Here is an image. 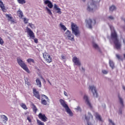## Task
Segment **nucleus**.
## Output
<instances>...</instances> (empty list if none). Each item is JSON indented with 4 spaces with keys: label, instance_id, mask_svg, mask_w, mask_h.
Instances as JSON below:
<instances>
[{
    "label": "nucleus",
    "instance_id": "f257e3e1",
    "mask_svg": "<svg viewBox=\"0 0 125 125\" xmlns=\"http://www.w3.org/2000/svg\"><path fill=\"white\" fill-rule=\"evenodd\" d=\"M110 28L111 30V38L113 41L115 47L117 50H120L122 47V43H121V42L119 41L118 34H117V32L115 31L114 27L110 26Z\"/></svg>",
    "mask_w": 125,
    "mask_h": 125
},
{
    "label": "nucleus",
    "instance_id": "f03ea898",
    "mask_svg": "<svg viewBox=\"0 0 125 125\" xmlns=\"http://www.w3.org/2000/svg\"><path fill=\"white\" fill-rule=\"evenodd\" d=\"M17 63L19 64L20 67H21V68L25 71V72H27V73H28V74L31 73L30 70H29V68H28V66H27V64H26V63H25V62L22 60H21L20 58H17Z\"/></svg>",
    "mask_w": 125,
    "mask_h": 125
},
{
    "label": "nucleus",
    "instance_id": "7ed1b4c3",
    "mask_svg": "<svg viewBox=\"0 0 125 125\" xmlns=\"http://www.w3.org/2000/svg\"><path fill=\"white\" fill-rule=\"evenodd\" d=\"M60 103H61V105H62V106L64 108L67 114H69L71 117L73 116V112H72V110H71V109L69 108V106H68V104H66L65 101H64L63 99H60Z\"/></svg>",
    "mask_w": 125,
    "mask_h": 125
},
{
    "label": "nucleus",
    "instance_id": "20e7f679",
    "mask_svg": "<svg viewBox=\"0 0 125 125\" xmlns=\"http://www.w3.org/2000/svg\"><path fill=\"white\" fill-rule=\"evenodd\" d=\"M101 0H92V2L88 6L87 10L92 11L96 7V3L100 2Z\"/></svg>",
    "mask_w": 125,
    "mask_h": 125
},
{
    "label": "nucleus",
    "instance_id": "39448f33",
    "mask_svg": "<svg viewBox=\"0 0 125 125\" xmlns=\"http://www.w3.org/2000/svg\"><path fill=\"white\" fill-rule=\"evenodd\" d=\"M26 30L27 34H28L30 38H31L33 40H34V42H35V43H38L39 42L38 41V39L35 38V34L34 33L33 31H32V30H31V29H30V28H28V27H26Z\"/></svg>",
    "mask_w": 125,
    "mask_h": 125
},
{
    "label": "nucleus",
    "instance_id": "423d86ee",
    "mask_svg": "<svg viewBox=\"0 0 125 125\" xmlns=\"http://www.w3.org/2000/svg\"><path fill=\"white\" fill-rule=\"evenodd\" d=\"M71 27L73 34H74L75 36H77L78 34H79V32L78 31V25L74 22H71Z\"/></svg>",
    "mask_w": 125,
    "mask_h": 125
},
{
    "label": "nucleus",
    "instance_id": "0eeeda50",
    "mask_svg": "<svg viewBox=\"0 0 125 125\" xmlns=\"http://www.w3.org/2000/svg\"><path fill=\"white\" fill-rule=\"evenodd\" d=\"M64 37L65 38H68V40H70V41H75L74 35H73L71 31L69 30H67L66 32L65 33Z\"/></svg>",
    "mask_w": 125,
    "mask_h": 125
},
{
    "label": "nucleus",
    "instance_id": "6e6552de",
    "mask_svg": "<svg viewBox=\"0 0 125 125\" xmlns=\"http://www.w3.org/2000/svg\"><path fill=\"white\" fill-rule=\"evenodd\" d=\"M86 24L88 26L89 29H92V25H95L96 24V21L95 20H94V21H92V20L91 19H89L88 20H86L85 21Z\"/></svg>",
    "mask_w": 125,
    "mask_h": 125
},
{
    "label": "nucleus",
    "instance_id": "1a4fd4ad",
    "mask_svg": "<svg viewBox=\"0 0 125 125\" xmlns=\"http://www.w3.org/2000/svg\"><path fill=\"white\" fill-rule=\"evenodd\" d=\"M45 99L47 100H45ZM47 101H49L48 97L44 95H42L41 103L42 105H47Z\"/></svg>",
    "mask_w": 125,
    "mask_h": 125
},
{
    "label": "nucleus",
    "instance_id": "9d476101",
    "mask_svg": "<svg viewBox=\"0 0 125 125\" xmlns=\"http://www.w3.org/2000/svg\"><path fill=\"white\" fill-rule=\"evenodd\" d=\"M89 90H91L93 93L94 97H98V94H97V91H96V87L94 85L89 86Z\"/></svg>",
    "mask_w": 125,
    "mask_h": 125
},
{
    "label": "nucleus",
    "instance_id": "9b49d317",
    "mask_svg": "<svg viewBox=\"0 0 125 125\" xmlns=\"http://www.w3.org/2000/svg\"><path fill=\"white\" fill-rule=\"evenodd\" d=\"M43 57L47 63H51V62H52V58H51L49 54L47 53L43 54Z\"/></svg>",
    "mask_w": 125,
    "mask_h": 125
},
{
    "label": "nucleus",
    "instance_id": "f8f14e48",
    "mask_svg": "<svg viewBox=\"0 0 125 125\" xmlns=\"http://www.w3.org/2000/svg\"><path fill=\"white\" fill-rule=\"evenodd\" d=\"M38 118L40 119V120H41L42 122H44L45 123V122H47V120L48 119L46 116H45V114H42V113H40L38 115Z\"/></svg>",
    "mask_w": 125,
    "mask_h": 125
},
{
    "label": "nucleus",
    "instance_id": "ddd939ff",
    "mask_svg": "<svg viewBox=\"0 0 125 125\" xmlns=\"http://www.w3.org/2000/svg\"><path fill=\"white\" fill-rule=\"evenodd\" d=\"M33 94L36 97V98H37V99H39V100H41V95H40V93L38 91H37V89L35 88L33 89Z\"/></svg>",
    "mask_w": 125,
    "mask_h": 125
},
{
    "label": "nucleus",
    "instance_id": "4468645a",
    "mask_svg": "<svg viewBox=\"0 0 125 125\" xmlns=\"http://www.w3.org/2000/svg\"><path fill=\"white\" fill-rule=\"evenodd\" d=\"M83 99L85 101V103L90 107V108H92V106L91 105V104L89 102V100H88V97L86 95H84L83 97Z\"/></svg>",
    "mask_w": 125,
    "mask_h": 125
},
{
    "label": "nucleus",
    "instance_id": "2eb2a0df",
    "mask_svg": "<svg viewBox=\"0 0 125 125\" xmlns=\"http://www.w3.org/2000/svg\"><path fill=\"white\" fill-rule=\"evenodd\" d=\"M5 16L8 18V21H10L13 24L16 23L13 18L11 16V15L6 14Z\"/></svg>",
    "mask_w": 125,
    "mask_h": 125
},
{
    "label": "nucleus",
    "instance_id": "dca6fc26",
    "mask_svg": "<svg viewBox=\"0 0 125 125\" xmlns=\"http://www.w3.org/2000/svg\"><path fill=\"white\" fill-rule=\"evenodd\" d=\"M44 4H47V6L49 7V8H52V7H53V4H52V2H51V1L49 0H45L44 1Z\"/></svg>",
    "mask_w": 125,
    "mask_h": 125
},
{
    "label": "nucleus",
    "instance_id": "f3484780",
    "mask_svg": "<svg viewBox=\"0 0 125 125\" xmlns=\"http://www.w3.org/2000/svg\"><path fill=\"white\" fill-rule=\"evenodd\" d=\"M54 9H55V10H56L57 13H58V14H61L62 13V12L61 11V9L58 7V6L56 4H54Z\"/></svg>",
    "mask_w": 125,
    "mask_h": 125
},
{
    "label": "nucleus",
    "instance_id": "a211bd4d",
    "mask_svg": "<svg viewBox=\"0 0 125 125\" xmlns=\"http://www.w3.org/2000/svg\"><path fill=\"white\" fill-rule=\"evenodd\" d=\"M0 7L3 12H5L6 11L5 6H4V4H3V2L2 1H1V0H0Z\"/></svg>",
    "mask_w": 125,
    "mask_h": 125
},
{
    "label": "nucleus",
    "instance_id": "6ab92c4d",
    "mask_svg": "<svg viewBox=\"0 0 125 125\" xmlns=\"http://www.w3.org/2000/svg\"><path fill=\"white\" fill-rule=\"evenodd\" d=\"M94 116H95L97 120H98L100 121V122H102V118H101V116H100L98 113L95 112L94 114Z\"/></svg>",
    "mask_w": 125,
    "mask_h": 125
},
{
    "label": "nucleus",
    "instance_id": "aec40b11",
    "mask_svg": "<svg viewBox=\"0 0 125 125\" xmlns=\"http://www.w3.org/2000/svg\"><path fill=\"white\" fill-rule=\"evenodd\" d=\"M17 14L18 16H19V18H23V16H24V14H23V12L21 11V10L19 9L17 12Z\"/></svg>",
    "mask_w": 125,
    "mask_h": 125
},
{
    "label": "nucleus",
    "instance_id": "412c9836",
    "mask_svg": "<svg viewBox=\"0 0 125 125\" xmlns=\"http://www.w3.org/2000/svg\"><path fill=\"white\" fill-rule=\"evenodd\" d=\"M72 61L73 63H74V65L79 66V60L78 59V58H77V57H73L72 59Z\"/></svg>",
    "mask_w": 125,
    "mask_h": 125
},
{
    "label": "nucleus",
    "instance_id": "4be33fe9",
    "mask_svg": "<svg viewBox=\"0 0 125 125\" xmlns=\"http://www.w3.org/2000/svg\"><path fill=\"white\" fill-rule=\"evenodd\" d=\"M31 106H32V109L33 112H35V114H37V111H38V108H37V106L34 104H32Z\"/></svg>",
    "mask_w": 125,
    "mask_h": 125
},
{
    "label": "nucleus",
    "instance_id": "5701e85b",
    "mask_svg": "<svg viewBox=\"0 0 125 125\" xmlns=\"http://www.w3.org/2000/svg\"><path fill=\"white\" fill-rule=\"evenodd\" d=\"M109 65L112 68V69H114L115 68V63L111 60H109Z\"/></svg>",
    "mask_w": 125,
    "mask_h": 125
},
{
    "label": "nucleus",
    "instance_id": "b1692460",
    "mask_svg": "<svg viewBox=\"0 0 125 125\" xmlns=\"http://www.w3.org/2000/svg\"><path fill=\"white\" fill-rule=\"evenodd\" d=\"M27 62H28L29 64H31V63H35V60H34V59L29 58L27 60Z\"/></svg>",
    "mask_w": 125,
    "mask_h": 125
},
{
    "label": "nucleus",
    "instance_id": "393cba45",
    "mask_svg": "<svg viewBox=\"0 0 125 125\" xmlns=\"http://www.w3.org/2000/svg\"><path fill=\"white\" fill-rule=\"evenodd\" d=\"M20 106L22 108V109H24V110H27L28 109V107H27V105L24 103H21L20 104Z\"/></svg>",
    "mask_w": 125,
    "mask_h": 125
},
{
    "label": "nucleus",
    "instance_id": "a878e982",
    "mask_svg": "<svg viewBox=\"0 0 125 125\" xmlns=\"http://www.w3.org/2000/svg\"><path fill=\"white\" fill-rule=\"evenodd\" d=\"M36 83L37 85H39V87H42V83L41 82V80L40 79H37L36 80Z\"/></svg>",
    "mask_w": 125,
    "mask_h": 125
},
{
    "label": "nucleus",
    "instance_id": "bb28decb",
    "mask_svg": "<svg viewBox=\"0 0 125 125\" xmlns=\"http://www.w3.org/2000/svg\"><path fill=\"white\" fill-rule=\"evenodd\" d=\"M116 9H117V8L114 5H112L109 7L110 11H114V10H116Z\"/></svg>",
    "mask_w": 125,
    "mask_h": 125
},
{
    "label": "nucleus",
    "instance_id": "cd10ccee",
    "mask_svg": "<svg viewBox=\"0 0 125 125\" xmlns=\"http://www.w3.org/2000/svg\"><path fill=\"white\" fill-rule=\"evenodd\" d=\"M45 9L47 11L48 14H49V15H52V12H51V10H50L48 7H46Z\"/></svg>",
    "mask_w": 125,
    "mask_h": 125
},
{
    "label": "nucleus",
    "instance_id": "c85d7f7f",
    "mask_svg": "<svg viewBox=\"0 0 125 125\" xmlns=\"http://www.w3.org/2000/svg\"><path fill=\"white\" fill-rule=\"evenodd\" d=\"M17 1L20 4H24L26 3V1L25 0H17Z\"/></svg>",
    "mask_w": 125,
    "mask_h": 125
},
{
    "label": "nucleus",
    "instance_id": "c756f323",
    "mask_svg": "<svg viewBox=\"0 0 125 125\" xmlns=\"http://www.w3.org/2000/svg\"><path fill=\"white\" fill-rule=\"evenodd\" d=\"M60 26H61L62 29V30H63V31H66L67 30V28L66 27V26H65V25H63V24H62V23H61L60 24Z\"/></svg>",
    "mask_w": 125,
    "mask_h": 125
},
{
    "label": "nucleus",
    "instance_id": "7c9ffc66",
    "mask_svg": "<svg viewBox=\"0 0 125 125\" xmlns=\"http://www.w3.org/2000/svg\"><path fill=\"white\" fill-rule=\"evenodd\" d=\"M1 118L3 119V121H5V122H7L8 121V118L5 115H2Z\"/></svg>",
    "mask_w": 125,
    "mask_h": 125
},
{
    "label": "nucleus",
    "instance_id": "2f4dec72",
    "mask_svg": "<svg viewBox=\"0 0 125 125\" xmlns=\"http://www.w3.org/2000/svg\"><path fill=\"white\" fill-rule=\"evenodd\" d=\"M118 98H119L120 102L121 105L124 107V101H123V99L120 97V95H118Z\"/></svg>",
    "mask_w": 125,
    "mask_h": 125
},
{
    "label": "nucleus",
    "instance_id": "473e14b6",
    "mask_svg": "<svg viewBox=\"0 0 125 125\" xmlns=\"http://www.w3.org/2000/svg\"><path fill=\"white\" fill-rule=\"evenodd\" d=\"M37 123L38 125H44V123L43 122H42L41 120H39L38 119L37 120Z\"/></svg>",
    "mask_w": 125,
    "mask_h": 125
},
{
    "label": "nucleus",
    "instance_id": "72a5a7b5",
    "mask_svg": "<svg viewBox=\"0 0 125 125\" xmlns=\"http://www.w3.org/2000/svg\"><path fill=\"white\" fill-rule=\"evenodd\" d=\"M23 22L24 24H27L28 21H29V20L27 19L26 18H24L23 19Z\"/></svg>",
    "mask_w": 125,
    "mask_h": 125
},
{
    "label": "nucleus",
    "instance_id": "f704fd0d",
    "mask_svg": "<svg viewBox=\"0 0 125 125\" xmlns=\"http://www.w3.org/2000/svg\"><path fill=\"white\" fill-rule=\"evenodd\" d=\"M28 26H29L31 29L35 28V25L33 24L32 23H29Z\"/></svg>",
    "mask_w": 125,
    "mask_h": 125
},
{
    "label": "nucleus",
    "instance_id": "c9c22d12",
    "mask_svg": "<svg viewBox=\"0 0 125 125\" xmlns=\"http://www.w3.org/2000/svg\"><path fill=\"white\" fill-rule=\"evenodd\" d=\"M4 43V42H3V40H2V39L0 37V44H1V45H2V44H3Z\"/></svg>",
    "mask_w": 125,
    "mask_h": 125
},
{
    "label": "nucleus",
    "instance_id": "e433bc0d",
    "mask_svg": "<svg viewBox=\"0 0 125 125\" xmlns=\"http://www.w3.org/2000/svg\"><path fill=\"white\" fill-rule=\"evenodd\" d=\"M102 72L103 74H104V75H107V74L109 72V71L105 70H103Z\"/></svg>",
    "mask_w": 125,
    "mask_h": 125
},
{
    "label": "nucleus",
    "instance_id": "4c0bfd02",
    "mask_svg": "<svg viewBox=\"0 0 125 125\" xmlns=\"http://www.w3.org/2000/svg\"><path fill=\"white\" fill-rule=\"evenodd\" d=\"M93 46L94 48L96 49L99 48V47H98V45H97V44L96 43H93Z\"/></svg>",
    "mask_w": 125,
    "mask_h": 125
},
{
    "label": "nucleus",
    "instance_id": "58836bf2",
    "mask_svg": "<svg viewBox=\"0 0 125 125\" xmlns=\"http://www.w3.org/2000/svg\"><path fill=\"white\" fill-rule=\"evenodd\" d=\"M116 57L118 58V59H119V60L122 59V57H121V56L119 54H116Z\"/></svg>",
    "mask_w": 125,
    "mask_h": 125
},
{
    "label": "nucleus",
    "instance_id": "ea45409f",
    "mask_svg": "<svg viewBox=\"0 0 125 125\" xmlns=\"http://www.w3.org/2000/svg\"><path fill=\"white\" fill-rule=\"evenodd\" d=\"M61 57L62 60H65V59H66V57L63 55H61Z\"/></svg>",
    "mask_w": 125,
    "mask_h": 125
},
{
    "label": "nucleus",
    "instance_id": "a19ab883",
    "mask_svg": "<svg viewBox=\"0 0 125 125\" xmlns=\"http://www.w3.org/2000/svg\"><path fill=\"white\" fill-rule=\"evenodd\" d=\"M108 121H109V123H110L111 124H112V125H115V123H114V122H113L112 120L109 119Z\"/></svg>",
    "mask_w": 125,
    "mask_h": 125
},
{
    "label": "nucleus",
    "instance_id": "79ce46f5",
    "mask_svg": "<svg viewBox=\"0 0 125 125\" xmlns=\"http://www.w3.org/2000/svg\"><path fill=\"white\" fill-rule=\"evenodd\" d=\"M108 121H109V123H110L111 124H112V125H115V123H114V122H113L112 120L109 119Z\"/></svg>",
    "mask_w": 125,
    "mask_h": 125
},
{
    "label": "nucleus",
    "instance_id": "37998d69",
    "mask_svg": "<svg viewBox=\"0 0 125 125\" xmlns=\"http://www.w3.org/2000/svg\"><path fill=\"white\" fill-rule=\"evenodd\" d=\"M27 119L29 121V123H32V120H31V118L29 117H27Z\"/></svg>",
    "mask_w": 125,
    "mask_h": 125
},
{
    "label": "nucleus",
    "instance_id": "c03bdc74",
    "mask_svg": "<svg viewBox=\"0 0 125 125\" xmlns=\"http://www.w3.org/2000/svg\"><path fill=\"white\" fill-rule=\"evenodd\" d=\"M108 19H111V20H114V18L112 16H110L108 17Z\"/></svg>",
    "mask_w": 125,
    "mask_h": 125
},
{
    "label": "nucleus",
    "instance_id": "a18cd8bd",
    "mask_svg": "<svg viewBox=\"0 0 125 125\" xmlns=\"http://www.w3.org/2000/svg\"><path fill=\"white\" fill-rule=\"evenodd\" d=\"M119 114H123V112H122V109H120V110H119Z\"/></svg>",
    "mask_w": 125,
    "mask_h": 125
},
{
    "label": "nucleus",
    "instance_id": "49530a36",
    "mask_svg": "<svg viewBox=\"0 0 125 125\" xmlns=\"http://www.w3.org/2000/svg\"><path fill=\"white\" fill-rule=\"evenodd\" d=\"M64 94L65 96H68V94H67V92H66V91H64Z\"/></svg>",
    "mask_w": 125,
    "mask_h": 125
},
{
    "label": "nucleus",
    "instance_id": "de8ad7c7",
    "mask_svg": "<svg viewBox=\"0 0 125 125\" xmlns=\"http://www.w3.org/2000/svg\"><path fill=\"white\" fill-rule=\"evenodd\" d=\"M79 111H80V112L82 111V109H81L80 107H79Z\"/></svg>",
    "mask_w": 125,
    "mask_h": 125
},
{
    "label": "nucleus",
    "instance_id": "09e8293b",
    "mask_svg": "<svg viewBox=\"0 0 125 125\" xmlns=\"http://www.w3.org/2000/svg\"><path fill=\"white\" fill-rule=\"evenodd\" d=\"M123 42H124V43H125V39H123Z\"/></svg>",
    "mask_w": 125,
    "mask_h": 125
},
{
    "label": "nucleus",
    "instance_id": "8fccbe9b",
    "mask_svg": "<svg viewBox=\"0 0 125 125\" xmlns=\"http://www.w3.org/2000/svg\"><path fill=\"white\" fill-rule=\"evenodd\" d=\"M123 89H124V90H125V86H123Z\"/></svg>",
    "mask_w": 125,
    "mask_h": 125
},
{
    "label": "nucleus",
    "instance_id": "3c124183",
    "mask_svg": "<svg viewBox=\"0 0 125 125\" xmlns=\"http://www.w3.org/2000/svg\"><path fill=\"white\" fill-rule=\"evenodd\" d=\"M79 66H81V62H79Z\"/></svg>",
    "mask_w": 125,
    "mask_h": 125
},
{
    "label": "nucleus",
    "instance_id": "603ef678",
    "mask_svg": "<svg viewBox=\"0 0 125 125\" xmlns=\"http://www.w3.org/2000/svg\"><path fill=\"white\" fill-rule=\"evenodd\" d=\"M27 114H28V113H27V112H25V113H24V115H27Z\"/></svg>",
    "mask_w": 125,
    "mask_h": 125
},
{
    "label": "nucleus",
    "instance_id": "864d4df0",
    "mask_svg": "<svg viewBox=\"0 0 125 125\" xmlns=\"http://www.w3.org/2000/svg\"><path fill=\"white\" fill-rule=\"evenodd\" d=\"M82 70H83V71H84V69H83V67H82Z\"/></svg>",
    "mask_w": 125,
    "mask_h": 125
},
{
    "label": "nucleus",
    "instance_id": "5fc2aeb1",
    "mask_svg": "<svg viewBox=\"0 0 125 125\" xmlns=\"http://www.w3.org/2000/svg\"><path fill=\"white\" fill-rule=\"evenodd\" d=\"M83 1H85V0H82Z\"/></svg>",
    "mask_w": 125,
    "mask_h": 125
},
{
    "label": "nucleus",
    "instance_id": "6e6d98bb",
    "mask_svg": "<svg viewBox=\"0 0 125 125\" xmlns=\"http://www.w3.org/2000/svg\"><path fill=\"white\" fill-rule=\"evenodd\" d=\"M49 83H50V84H51V83H50V82L49 81Z\"/></svg>",
    "mask_w": 125,
    "mask_h": 125
}]
</instances>
